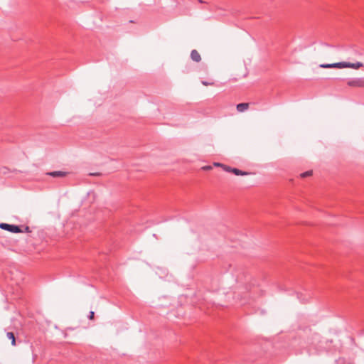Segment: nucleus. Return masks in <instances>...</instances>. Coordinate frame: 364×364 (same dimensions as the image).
I'll return each mask as SVG.
<instances>
[{
  "instance_id": "10",
  "label": "nucleus",
  "mask_w": 364,
  "mask_h": 364,
  "mask_svg": "<svg viewBox=\"0 0 364 364\" xmlns=\"http://www.w3.org/2000/svg\"><path fill=\"white\" fill-rule=\"evenodd\" d=\"M225 171H228V172H231V170H232V168H230V166H223V168Z\"/></svg>"
},
{
  "instance_id": "13",
  "label": "nucleus",
  "mask_w": 364,
  "mask_h": 364,
  "mask_svg": "<svg viewBox=\"0 0 364 364\" xmlns=\"http://www.w3.org/2000/svg\"><path fill=\"white\" fill-rule=\"evenodd\" d=\"M202 169L203 170H206V171H208V170H211L212 169V167L210 166H203L202 168Z\"/></svg>"
},
{
  "instance_id": "16",
  "label": "nucleus",
  "mask_w": 364,
  "mask_h": 364,
  "mask_svg": "<svg viewBox=\"0 0 364 364\" xmlns=\"http://www.w3.org/2000/svg\"><path fill=\"white\" fill-rule=\"evenodd\" d=\"M91 175H93V176H100V173H91Z\"/></svg>"
},
{
  "instance_id": "9",
  "label": "nucleus",
  "mask_w": 364,
  "mask_h": 364,
  "mask_svg": "<svg viewBox=\"0 0 364 364\" xmlns=\"http://www.w3.org/2000/svg\"><path fill=\"white\" fill-rule=\"evenodd\" d=\"M348 85L351 87L359 86L358 82L354 80L348 81Z\"/></svg>"
},
{
  "instance_id": "1",
  "label": "nucleus",
  "mask_w": 364,
  "mask_h": 364,
  "mask_svg": "<svg viewBox=\"0 0 364 364\" xmlns=\"http://www.w3.org/2000/svg\"><path fill=\"white\" fill-rule=\"evenodd\" d=\"M319 66H320V68H337V69L351 68L353 70H358L364 67V63L360 61H356L354 63L342 61V62L333 63H323V64H321Z\"/></svg>"
},
{
  "instance_id": "7",
  "label": "nucleus",
  "mask_w": 364,
  "mask_h": 364,
  "mask_svg": "<svg viewBox=\"0 0 364 364\" xmlns=\"http://www.w3.org/2000/svg\"><path fill=\"white\" fill-rule=\"evenodd\" d=\"M50 175L55 177H63L65 176V173L62 171H54L50 173Z\"/></svg>"
},
{
  "instance_id": "4",
  "label": "nucleus",
  "mask_w": 364,
  "mask_h": 364,
  "mask_svg": "<svg viewBox=\"0 0 364 364\" xmlns=\"http://www.w3.org/2000/svg\"><path fill=\"white\" fill-rule=\"evenodd\" d=\"M191 58L193 61L200 62L201 60V56L196 50H193L191 53Z\"/></svg>"
},
{
  "instance_id": "14",
  "label": "nucleus",
  "mask_w": 364,
  "mask_h": 364,
  "mask_svg": "<svg viewBox=\"0 0 364 364\" xmlns=\"http://www.w3.org/2000/svg\"><path fill=\"white\" fill-rule=\"evenodd\" d=\"M213 165H214L215 166L222 167V168H223V166H224L223 164H220V163H214V164H213Z\"/></svg>"
},
{
  "instance_id": "5",
  "label": "nucleus",
  "mask_w": 364,
  "mask_h": 364,
  "mask_svg": "<svg viewBox=\"0 0 364 364\" xmlns=\"http://www.w3.org/2000/svg\"><path fill=\"white\" fill-rule=\"evenodd\" d=\"M231 172L237 176H247V175H249V173L242 171L241 170H239V169L235 168H232V170H231Z\"/></svg>"
},
{
  "instance_id": "3",
  "label": "nucleus",
  "mask_w": 364,
  "mask_h": 364,
  "mask_svg": "<svg viewBox=\"0 0 364 364\" xmlns=\"http://www.w3.org/2000/svg\"><path fill=\"white\" fill-rule=\"evenodd\" d=\"M249 107H250L249 103L244 102V103H240V104L237 105L236 109H237V112H245L246 110H247L249 109Z\"/></svg>"
},
{
  "instance_id": "12",
  "label": "nucleus",
  "mask_w": 364,
  "mask_h": 364,
  "mask_svg": "<svg viewBox=\"0 0 364 364\" xmlns=\"http://www.w3.org/2000/svg\"><path fill=\"white\" fill-rule=\"evenodd\" d=\"M94 316H95V313H94V311H90V316H89V318H90V320H93V319H94Z\"/></svg>"
},
{
  "instance_id": "8",
  "label": "nucleus",
  "mask_w": 364,
  "mask_h": 364,
  "mask_svg": "<svg viewBox=\"0 0 364 364\" xmlns=\"http://www.w3.org/2000/svg\"><path fill=\"white\" fill-rule=\"evenodd\" d=\"M311 175H312V171H306L304 173H302L301 174V177L305 178V177H307V176H310Z\"/></svg>"
},
{
  "instance_id": "6",
  "label": "nucleus",
  "mask_w": 364,
  "mask_h": 364,
  "mask_svg": "<svg viewBox=\"0 0 364 364\" xmlns=\"http://www.w3.org/2000/svg\"><path fill=\"white\" fill-rule=\"evenodd\" d=\"M6 337H7L8 339L11 341L12 346H15L16 345L15 336H14V334L12 332L7 333H6Z\"/></svg>"
},
{
  "instance_id": "2",
  "label": "nucleus",
  "mask_w": 364,
  "mask_h": 364,
  "mask_svg": "<svg viewBox=\"0 0 364 364\" xmlns=\"http://www.w3.org/2000/svg\"><path fill=\"white\" fill-rule=\"evenodd\" d=\"M0 228L6 231H9L12 233H19L23 232V230L17 225H10L7 223H0Z\"/></svg>"
},
{
  "instance_id": "15",
  "label": "nucleus",
  "mask_w": 364,
  "mask_h": 364,
  "mask_svg": "<svg viewBox=\"0 0 364 364\" xmlns=\"http://www.w3.org/2000/svg\"><path fill=\"white\" fill-rule=\"evenodd\" d=\"M25 232H31L30 228L28 227H26Z\"/></svg>"
},
{
  "instance_id": "11",
  "label": "nucleus",
  "mask_w": 364,
  "mask_h": 364,
  "mask_svg": "<svg viewBox=\"0 0 364 364\" xmlns=\"http://www.w3.org/2000/svg\"><path fill=\"white\" fill-rule=\"evenodd\" d=\"M202 84H203V85H205V86H207V85H214V82H206V81H202Z\"/></svg>"
}]
</instances>
